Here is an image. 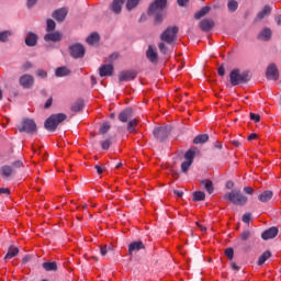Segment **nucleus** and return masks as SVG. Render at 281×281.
Here are the masks:
<instances>
[{"mask_svg":"<svg viewBox=\"0 0 281 281\" xmlns=\"http://www.w3.org/2000/svg\"><path fill=\"white\" fill-rule=\"evenodd\" d=\"M168 0H155L148 8L147 14L154 16V25H161L164 16H166V7Z\"/></svg>","mask_w":281,"mask_h":281,"instance_id":"1","label":"nucleus"},{"mask_svg":"<svg viewBox=\"0 0 281 281\" xmlns=\"http://www.w3.org/2000/svg\"><path fill=\"white\" fill-rule=\"evenodd\" d=\"M67 120V114L65 113H57V114H52L48 116L44 123V126L46 131H49V133L56 132V128L63 124Z\"/></svg>","mask_w":281,"mask_h":281,"instance_id":"2","label":"nucleus"},{"mask_svg":"<svg viewBox=\"0 0 281 281\" xmlns=\"http://www.w3.org/2000/svg\"><path fill=\"white\" fill-rule=\"evenodd\" d=\"M251 80L249 77V71L240 72V69H233L229 74V82L232 87H238V85H247V82Z\"/></svg>","mask_w":281,"mask_h":281,"instance_id":"3","label":"nucleus"},{"mask_svg":"<svg viewBox=\"0 0 281 281\" xmlns=\"http://www.w3.org/2000/svg\"><path fill=\"white\" fill-rule=\"evenodd\" d=\"M224 199L225 201L233 203V205H239L240 207H243V205H247V202L249 201L240 190H232L231 192L225 193Z\"/></svg>","mask_w":281,"mask_h":281,"instance_id":"4","label":"nucleus"},{"mask_svg":"<svg viewBox=\"0 0 281 281\" xmlns=\"http://www.w3.org/2000/svg\"><path fill=\"white\" fill-rule=\"evenodd\" d=\"M177 34H179V27L169 26L161 33L160 41L167 43V45H172L177 41Z\"/></svg>","mask_w":281,"mask_h":281,"instance_id":"5","label":"nucleus"},{"mask_svg":"<svg viewBox=\"0 0 281 281\" xmlns=\"http://www.w3.org/2000/svg\"><path fill=\"white\" fill-rule=\"evenodd\" d=\"M196 153H199V148L196 147H191L189 150L186 151L184 154L186 161L181 164L182 172H188V170H190V166L194 164V157H196Z\"/></svg>","mask_w":281,"mask_h":281,"instance_id":"6","label":"nucleus"},{"mask_svg":"<svg viewBox=\"0 0 281 281\" xmlns=\"http://www.w3.org/2000/svg\"><path fill=\"white\" fill-rule=\"evenodd\" d=\"M68 52H69L71 58H75L76 60L78 58H85V54H87V49L80 43H76V44L70 45L68 47Z\"/></svg>","mask_w":281,"mask_h":281,"instance_id":"7","label":"nucleus"},{"mask_svg":"<svg viewBox=\"0 0 281 281\" xmlns=\"http://www.w3.org/2000/svg\"><path fill=\"white\" fill-rule=\"evenodd\" d=\"M36 123L32 119H24L20 126H18V131L20 133H36Z\"/></svg>","mask_w":281,"mask_h":281,"instance_id":"8","label":"nucleus"},{"mask_svg":"<svg viewBox=\"0 0 281 281\" xmlns=\"http://www.w3.org/2000/svg\"><path fill=\"white\" fill-rule=\"evenodd\" d=\"M19 85L22 86L23 89H32V87H34V76L30 74L22 75L19 78Z\"/></svg>","mask_w":281,"mask_h":281,"instance_id":"9","label":"nucleus"},{"mask_svg":"<svg viewBox=\"0 0 281 281\" xmlns=\"http://www.w3.org/2000/svg\"><path fill=\"white\" fill-rule=\"evenodd\" d=\"M266 77L268 80H278L280 78V71L276 64H270L266 71Z\"/></svg>","mask_w":281,"mask_h":281,"instance_id":"10","label":"nucleus"},{"mask_svg":"<svg viewBox=\"0 0 281 281\" xmlns=\"http://www.w3.org/2000/svg\"><path fill=\"white\" fill-rule=\"evenodd\" d=\"M44 41L46 43H60L63 41V33L58 31H53L44 35Z\"/></svg>","mask_w":281,"mask_h":281,"instance_id":"11","label":"nucleus"},{"mask_svg":"<svg viewBox=\"0 0 281 281\" xmlns=\"http://www.w3.org/2000/svg\"><path fill=\"white\" fill-rule=\"evenodd\" d=\"M137 78V71L135 70H123L119 75L120 82H128L131 80H135Z\"/></svg>","mask_w":281,"mask_h":281,"instance_id":"12","label":"nucleus"},{"mask_svg":"<svg viewBox=\"0 0 281 281\" xmlns=\"http://www.w3.org/2000/svg\"><path fill=\"white\" fill-rule=\"evenodd\" d=\"M113 71H115L113 64H103L99 68V76L101 78L113 76Z\"/></svg>","mask_w":281,"mask_h":281,"instance_id":"13","label":"nucleus"},{"mask_svg":"<svg viewBox=\"0 0 281 281\" xmlns=\"http://www.w3.org/2000/svg\"><path fill=\"white\" fill-rule=\"evenodd\" d=\"M146 58L149 60V63H153L154 65H157L159 63V54H157V50L153 47V45H149L146 50Z\"/></svg>","mask_w":281,"mask_h":281,"instance_id":"14","label":"nucleus"},{"mask_svg":"<svg viewBox=\"0 0 281 281\" xmlns=\"http://www.w3.org/2000/svg\"><path fill=\"white\" fill-rule=\"evenodd\" d=\"M154 137L158 142H166V139H168V128H166V127H156L154 130Z\"/></svg>","mask_w":281,"mask_h":281,"instance_id":"15","label":"nucleus"},{"mask_svg":"<svg viewBox=\"0 0 281 281\" xmlns=\"http://www.w3.org/2000/svg\"><path fill=\"white\" fill-rule=\"evenodd\" d=\"M142 249H146V245H144V241L138 240V241H132L128 245V256H133V254L137 251H142Z\"/></svg>","mask_w":281,"mask_h":281,"instance_id":"16","label":"nucleus"},{"mask_svg":"<svg viewBox=\"0 0 281 281\" xmlns=\"http://www.w3.org/2000/svg\"><path fill=\"white\" fill-rule=\"evenodd\" d=\"M280 231L278 229V227L272 226L268 229H266L262 234H261V238L263 240H271V238H276V236H278V233Z\"/></svg>","mask_w":281,"mask_h":281,"instance_id":"17","label":"nucleus"},{"mask_svg":"<svg viewBox=\"0 0 281 281\" xmlns=\"http://www.w3.org/2000/svg\"><path fill=\"white\" fill-rule=\"evenodd\" d=\"M24 42L27 47H36L38 44V35H36V33L29 32Z\"/></svg>","mask_w":281,"mask_h":281,"instance_id":"18","label":"nucleus"},{"mask_svg":"<svg viewBox=\"0 0 281 281\" xmlns=\"http://www.w3.org/2000/svg\"><path fill=\"white\" fill-rule=\"evenodd\" d=\"M67 9L60 8L53 12L52 16L53 19H56L59 23H63L65 19H67Z\"/></svg>","mask_w":281,"mask_h":281,"instance_id":"19","label":"nucleus"},{"mask_svg":"<svg viewBox=\"0 0 281 281\" xmlns=\"http://www.w3.org/2000/svg\"><path fill=\"white\" fill-rule=\"evenodd\" d=\"M215 23L212 19H204L200 22V30L202 32H211Z\"/></svg>","mask_w":281,"mask_h":281,"instance_id":"20","label":"nucleus"},{"mask_svg":"<svg viewBox=\"0 0 281 281\" xmlns=\"http://www.w3.org/2000/svg\"><path fill=\"white\" fill-rule=\"evenodd\" d=\"M131 117H133V109H131V108H127V109L123 110L119 114L120 122H123L124 124L126 122H128V120H131Z\"/></svg>","mask_w":281,"mask_h":281,"instance_id":"21","label":"nucleus"},{"mask_svg":"<svg viewBox=\"0 0 281 281\" xmlns=\"http://www.w3.org/2000/svg\"><path fill=\"white\" fill-rule=\"evenodd\" d=\"M137 126H139V119H133L127 123V132L130 135H137Z\"/></svg>","mask_w":281,"mask_h":281,"instance_id":"22","label":"nucleus"},{"mask_svg":"<svg viewBox=\"0 0 281 281\" xmlns=\"http://www.w3.org/2000/svg\"><path fill=\"white\" fill-rule=\"evenodd\" d=\"M125 2L126 0H113L110 5V10L115 14H120V12H122V5H124Z\"/></svg>","mask_w":281,"mask_h":281,"instance_id":"23","label":"nucleus"},{"mask_svg":"<svg viewBox=\"0 0 281 281\" xmlns=\"http://www.w3.org/2000/svg\"><path fill=\"white\" fill-rule=\"evenodd\" d=\"M0 175L1 177H4L5 179L12 177L14 175V168L10 165H4L0 168Z\"/></svg>","mask_w":281,"mask_h":281,"instance_id":"24","label":"nucleus"},{"mask_svg":"<svg viewBox=\"0 0 281 281\" xmlns=\"http://www.w3.org/2000/svg\"><path fill=\"white\" fill-rule=\"evenodd\" d=\"M272 32L271 29L265 27L259 34L258 40L259 41H271Z\"/></svg>","mask_w":281,"mask_h":281,"instance_id":"25","label":"nucleus"},{"mask_svg":"<svg viewBox=\"0 0 281 281\" xmlns=\"http://www.w3.org/2000/svg\"><path fill=\"white\" fill-rule=\"evenodd\" d=\"M258 199L261 203H268L273 199V191H263L261 194L258 195Z\"/></svg>","mask_w":281,"mask_h":281,"instance_id":"26","label":"nucleus"},{"mask_svg":"<svg viewBox=\"0 0 281 281\" xmlns=\"http://www.w3.org/2000/svg\"><path fill=\"white\" fill-rule=\"evenodd\" d=\"M85 109V100L78 99L75 101V103L71 105L70 110L72 113H80Z\"/></svg>","mask_w":281,"mask_h":281,"instance_id":"27","label":"nucleus"},{"mask_svg":"<svg viewBox=\"0 0 281 281\" xmlns=\"http://www.w3.org/2000/svg\"><path fill=\"white\" fill-rule=\"evenodd\" d=\"M86 42L88 43V45H95V44L100 43V34H98V32L91 33L87 37Z\"/></svg>","mask_w":281,"mask_h":281,"instance_id":"28","label":"nucleus"},{"mask_svg":"<svg viewBox=\"0 0 281 281\" xmlns=\"http://www.w3.org/2000/svg\"><path fill=\"white\" fill-rule=\"evenodd\" d=\"M271 14V7L265 5L263 9L257 14L256 21H262L265 16H269Z\"/></svg>","mask_w":281,"mask_h":281,"instance_id":"29","label":"nucleus"},{"mask_svg":"<svg viewBox=\"0 0 281 281\" xmlns=\"http://www.w3.org/2000/svg\"><path fill=\"white\" fill-rule=\"evenodd\" d=\"M69 74H71V70H69V68L65 67V66H61V67H58L56 70H55V76L57 78H63L65 76H69Z\"/></svg>","mask_w":281,"mask_h":281,"instance_id":"30","label":"nucleus"},{"mask_svg":"<svg viewBox=\"0 0 281 281\" xmlns=\"http://www.w3.org/2000/svg\"><path fill=\"white\" fill-rule=\"evenodd\" d=\"M15 256H19V249L11 246L4 256V261L8 262V260H12V258H15Z\"/></svg>","mask_w":281,"mask_h":281,"instance_id":"31","label":"nucleus"},{"mask_svg":"<svg viewBox=\"0 0 281 281\" xmlns=\"http://www.w3.org/2000/svg\"><path fill=\"white\" fill-rule=\"evenodd\" d=\"M201 184L204 186V190H206L207 193L212 194L214 192V183L212 180L204 179L201 181Z\"/></svg>","mask_w":281,"mask_h":281,"instance_id":"32","label":"nucleus"},{"mask_svg":"<svg viewBox=\"0 0 281 281\" xmlns=\"http://www.w3.org/2000/svg\"><path fill=\"white\" fill-rule=\"evenodd\" d=\"M210 10H212V8H210L209 5L203 7L201 9V11L195 12L194 19L196 21H199V19H203V16H205V14H209Z\"/></svg>","mask_w":281,"mask_h":281,"instance_id":"33","label":"nucleus"},{"mask_svg":"<svg viewBox=\"0 0 281 281\" xmlns=\"http://www.w3.org/2000/svg\"><path fill=\"white\" fill-rule=\"evenodd\" d=\"M209 139H210V136L207 134H200L194 137L193 144H195V145L205 144L206 142H209Z\"/></svg>","mask_w":281,"mask_h":281,"instance_id":"34","label":"nucleus"},{"mask_svg":"<svg viewBox=\"0 0 281 281\" xmlns=\"http://www.w3.org/2000/svg\"><path fill=\"white\" fill-rule=\"evenodd\" d=\"M271 257V251L266 250L258 259V265L259 267H262V265H265L266 261H268Z\"/></svg>","mask_w":281,"mask_h":281,"instance_id":"35","label":"nucleus"},{"mask_svg":"<svg viewBox=\"0 0 281 281\" xmlns=\"http://www.w3.org/2000/svg\"><path fill=\"white\" fill-rule=\"evenodd\" d=\"M43 268L45 269V271H58V265L56 263V261L44 262Z\"/></svg>","mask_w":281,"mask_h":281,"instance_id":"36","label":"nucleus"},{"mask_svg":"<svg viewBox=\"0 0 281 281\" xmlns=\"http://www.w3.org/2000/svg\"><path fill=\"white\" fill-rule=\"evenodd\" d=\"M12 36V31H2L0 32V43H8Z\"/></svg>","mask_w":281,"mask_h":281,"instance_id":"37","label":"nucleus"},{"mask_svg":"<svg viewBox=\"0 0 281 281\" xmlns=\"http://www.w3.org/2000/svg\"><path fill=\"white\" fill-rule=\"evenodd\" d=\"M111 131V123L104 122L99 128V135H106Z\"/></svg>","mask_w":281,"mask_h":281,"instance_id":"38","label":"nucleus"},{"mask_svg":"<svg viewBox=\"0 0 281 281\" xmlns=\"http://www.w3.org/2000/svg\"><path fill=\"white\" fill-rule=\"evenodd\" d=\"M140 1L142 0H127L126 10H128V12H131V10H135V8H137V5H139Z\"/></svg>","mask_w":281,"mask_h":281,"instance_id":"39","label":"nucleus"},{"mask_svg":"<svg viewBox=\"0 0 281 281\" xmlns=\"http://www.w3.org/2000/svg\"><path fill=\"white\" fill-rule=\"evenodd\" d=\"M56 30V22L52 19H48L46 21V32H54Z\"/></svg>","mask_w":281,"mask_h":281,"instance_id":"40","label":"nucleus"},{"mask_svg":"<svg viewBox=\"0 0 281 281\" xmlns=\"http://www.w3.org/2000/svg\"><path fill=\"white\" fill-rule=\"evenodd\" d=\"M193 201H205V192L203 191H195L193 192Z\"/></svg>","mask_w":281,"mask_h":281,"instance_id":"41","label":"nucleus"},{"mask_svg":"<svg viewBox=\"0 0 281 281\" xmlns=\"http://www.w3.org/2000/svg\"><path fill=\"white\" fill-rule=\"evenodd\" d=\"M229 12H236L238 10V2L236 0H229L227 3Z\"/></svg>","mask_w":281,"mask_h":281,"instance_id":"42","label":"nucleus"},{"mask_svg":"<svg viewBox=\"0 0 281 281\" xmlns=\"http://www.w3.org/2000/svg\"><path fill=\"white\" fill-rule=\"evenodd\" d=\"M224 255L228 260H234V248L229 247L224 250Z\"/></svg>","mask_w":281,"mask_h":281,"instance_id":"43","label":"nucleus"},{"mask_svg":"<svg viewBox=\"0 0 281 281\" xmlns=\"http://www.w3.org/2000/svg\"><path fill=\"white\" fill-rule=\"evenodd\" d=\"M117 58H120V53H112L108 57L106 63H109V65H113L114 60H117Z\"/></svg>","mask_w":281,"mask_h":281,"instance_id":"44","label":"nucleus"},{"mask_svg":"<svg viewBox=\"0 0 281 281\" xmlns=\"http://www.w3.org/2000/svg\"><path fill=\"white\" fill-rule=\"evenodd\" d=\"M113 143L111 142V139H105V140H103V142H101V148H102V150H109L110 148H111V145H112Z\"/></svg>","mask_w":281,"mask_h":281,"instance_id":"45","label":"nucleus"},{"mask_svg":"<svg viewBox=\"0 0 281 281\" xmlns=\"http://www.w3.org/2000/svg\"><path fill=\"white\" fill-rule=\"evenodd\" d=\"M158 48L161 54H168V47H166V42H160L158 44Z\"/></svg>","mask_w":281,"mask_h":281,"instance_id":"46","label":"nucleus"},{"mask_svg":"<svg viewBox=\"0 0 281 281\" xmlns=\"http://www.w3.org/2000/svg\"><path fill=\"white\" fill-rule=\"evenodd\" d=\"M11 168H13V170H19V168H23V161L16 160L12 162Z\"/></svg>","mask_w":281,"mask_h":281,"instance_id":"47","label":"nucleus"},{"mask_svg":"<svg viewBox=\"0 0 281 281\" xmlns=\"http://www.w3.org/2000/svg\"><path fill=\"white\" fill-rule=\"evenodd\" d=\"M36 77L37 78H47V72L45 69H37L36 70Z\"/></svg>","mask_w":281,"mask_h":281,"instance_id":"48","label":"nucleus"},{"mask_svg":"<svg viewBox=\"0 0 281 281\" xmlns=\"http://www.w3.org/2000/svg\"><path fill=\"white\" fill-rule=\"evenodd\" d=\"M243 223H251V213H245L241 217Z\"/></svg>","mask_w":281,"mask_h":281,"instance_id":"49","label":"nucleus"},{"mask_svg":"<svg viewBox=\"0 0 281 281\" xmlns=\"http://www.w3.org/2000/svg\"><path fill=\"white\" fill-rule=\"evenodd\" d=\"M34 67V65L32 64V61H26L22 65V71H29V69H32Z\"/></svg>","mask_w":281,"mask_h":281,"instance_id":"50","label":"nucleus"},{"mask_svg":"<svg viewBox=\"0 0 281 281\" xmlns=\"http://www.w3.org/2000/svg\"><path fill=\"white\" fill-rule=\"evenodd\" d=\"M110 249H111V247H109L106 245L100 246L101 256H106V254H109Z\"/></svg>","mask_w":281,"mask_h":281,"instance_id":"51","label":"nucleus"},{"mask_svg":"<svg viewBox=\"0 0 281 281\" xmlns=\"http://www.w3.org/2000/svg\"><path fill=\"white\" fill-rule=\"evenodd\" d=\"M250 120H251L252 122H255L256 124H258V122H260V114L250 113Z\"/></svg>","mask_w":281,"mask_h":281,"instance_id":"52","label":"nucleus"},{"mask_svg":"<svg viewBox=\"0 0 281 281\" xmlns=\"http://www.w3.org/2000/svg\"><path fill=\"white\" fill-rule=\"evenodd\" d=\"M251 233L249 231H244L240 235L241 240H249Z\"/></svg>","mask_w":281,"mask_h":281,"instance_id":"53","label":"nucleus"},{"mask_svg":"<svg viewBox=\"0 0 281 281\" xmlns=\"http://www.w3.org/2000/svg\"><path fill=\"white\" fill-rule=\"evenodd\" d=\"M54 103V98H48L47 101L44 104V109H49L52 104Z\"/></svg>","mask_w":281,"mask_h":281,"instance_id":"54","label":"nucleus"},{"mask_svg":"<svg viewBox=\"0 0 281 281\" xmlns=\"http://www.w3.org/2000/svg\"><path fill=\"white\" fill-rule=\"evenodd\" d=\"M0 194H7V196H10L11 192L8 188H0Z\"/></svg>","mask_w":281,"mask_h":281,"instance_id":"55","label":"nucleus"},{"mask_svg":"<svg viewBox=\"0 0 281 281\" xmlns=\"http://www.w3.org/2000/svg\"><path fill=\"white\" fill-rule=\"evenodd\" d=\"M244 192H245L246 194H254L255 190H254V188H251V187H245V188H244Z\"/></svg>","mask_w":281,"mask_h":281,"instance_id":"56","label":"nucleus"},{"mask_svg":"<svg viewBox=\"0 0 281 281\" xmlns=\"http://www.w3.org/2000/svg\"><path fill=\"white\" fill-rule=\"evenodd\" d=\"M247 139L248 142H254V139H258V134L251 133L250 135H248Z\"/></svg>","mask_w":281,"mask_h":281,"instance_id":"57","label":"nucleus"},{"mask_svg":"<svg viewBox=\"0 0 281 281\" xmlns=\"http://www.w3.org/2000/svg\"><path fill=\"white\" fill-rule=\"evenodd\" d=\"M217 74H218V76H221V77L225 76V67L220 66V67L217 68Z\"/></svg>","mask_w":281,"mask_h":281,"instance_id":"58","label":"nucleus"},{"mask_svg":"<svg viewBox=\"0 0 281 281\" xmlns=\"http://www.w3.org/2000/svg\"><path fill=\"white\" fill-rule=\"evenodd\" d=\"M36 1L38 0H27L26 2L27 8H34V5H36Z\"/></svg>","mask_w":281,"mask_h":281,"instance_id":"59","label":"nucleus"},{"mask_svg":"<svg viewBox=\"0 0 281 281\" xmlns=\"http://www.w3.org/2000/svg\"><path fill=\"white\" fill-rule=\"evenodd\" d=\"M231 267H232L233 271H240V268L238 267V265H236V262H232Z\"/></svg>","mask_w":281,"mask_h":281,"instance_id":"60","label":"nucleus"},{"mask_svg":"<svg viewBox=\"0 0 281 281\" xmlns=\"http://www.w3.org/2000/svg\"><path fill=\"white\" fill-rule=\"evenodd\" d=\"M94 168H95L98 175H102V172H104V169H102V167L99 165H95Z\"/></svg>","mask_w":281,"mask_h":281,"instance_id":"61","label":"nucleus"},{"mask_svg":"<svg viewBox=\"0 0 281 281\" xmlns=\"http://www.w3.org/2000/svg\"><path fill=\"white\" fill-rule=\"evenodd\" d=\"M177 1H178V5L183 8V5H186V3H188L190 0H177Z\"/></svg>","mask_w":281,"mask_h":281,"instance_id":"62","label":"nucleus"},{"mask_svg":"<svg viewBox=\"0 0 281 281\" xmlns=\"http://www.w3.org/2000/svg\"><path fill=\"white\" fill-rule=\"evenodd\" d=\"M87 207H89V204L85 203L77 206V210H87Z\"/></svg>","mask_w":281,"mask_h":281,"instance_id":"63","label":"nucleus"},{"mask_svg":"<svg viewBox=\"0 0 281 281\" xmlns=\"http://www.w3.org/2000/svg\"><path fill=\"white\" fill-rule=\"evenodd\" d=\"M274 21H276L279 25H281V15H277V16L274 18Z\"/></svg>","mask_w":281,"mask_h":281,"instance_id":"64","label":"nucleus"}]
</instances>
